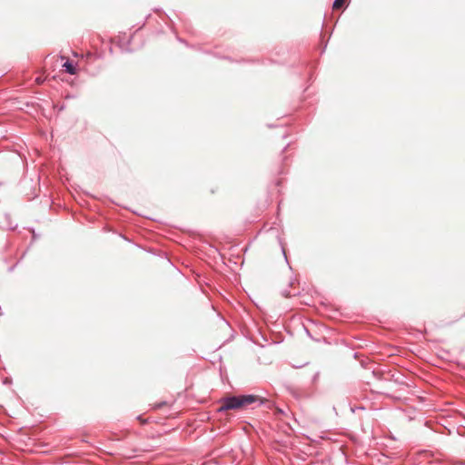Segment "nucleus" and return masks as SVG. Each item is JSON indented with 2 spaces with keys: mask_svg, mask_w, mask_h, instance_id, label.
Returning a JSON list of instances; mask_svg holds the SVG:
<instances>
[{
  "mask_svg": "<svg viewBox=\"0 0 465 465\" xmlns=\"http://www.w3.org/2000/svg\"><path fill=\"white\" fill-rule=\"evenodd\" d=\"M165 404H166V402H165V401H163V402H160L159 404H157V406H156V407H157V408H161V407H163V405H165Z\"/></svg>",
  "mask_w": 465,
  "mask_h": 465,
  "instance_id": "8",
  "label": "nucleus"
},
{
  "mask_svg": "<svg viewBox=\"0 0 465 465\" xmlns=\"http://www.w3.org/2000/svg\"><path fill=\"white\" fill-rule=\"evenodd\" d=\"M240 398L242 403V409L250 405H255L256 407H260L264 403L263 398L253 394H241Z\"/></svg>",
  "mask_w": 465,
  "mask_h": 465,
  "instance_id": "2",
  "label": "nucleus"
},
{
  "mask_svg": "<svg viewBox=\"0 0 465 465\" xmlns=\"http://www.w3.org/2000/svg\"><path fill=\"white\" fill-rule=\"evenodd\" d=\"M282 253H283V255H284L285 260L287 261L286 252H285V250H284V248H283V247H282Z\"/></svg>",
  "mask_w": 465,
  "mask_h": 465,
  "instance_id": "9",
  "label": "nucleus"
},
{
  "mask_svg": "<svg viewBox=\"0 0 465 465\" xmlns=\"http://www.w3.org/2000/svg\"><path fill=\"white\" fill-rule=\"evenodd\" d=\"M16 224H13L10 214L0 207V228L6 230H14Z\"/></svg>",
  "mask_w": 465,
  "mask_h": 465,
  "instance_id": "3",
  "label": "nucleus"
},
{
  "mask_svg": "<svg viewBox=\"0 0 465 465\" xmlns=\"http://www.w3.org/2000/svg\"><path fill=\"white\" fill-rule=\"evenodd\" d=\"M220 406L217 409L218 412H225L227 411H237L242 409L240 395H230L223 397L220 400Z\"/></svg>",
  "mask_w": 465,
  "mask_h": 465,
  "instance_id": "1",
  "label": "nucleus"
},
{
  "mask_svg": "<svg viewBox=\"0 0 465 465\" xmlns=\"http://www.w3.org/2000/svg\"><path fill=\"white\" fill-rule=\"evenodd\" d=\"M63 67H64V71L67 74H76V66L74 64V62H72L70 60H66L64 63Z\"/></svg>",
  "mask_w": 465,
  "mask_h": 465,
  "instance_id": "4",
  "label": "nucleus"
},
{
  "mask_svg": "<svg viewBox=\"0 0 465 465\" xmlns=\"http://www.w3.org/2000/svg\"><path fill=\"white\" fill-rule=\"evenodd\" d=\"M282 294H283V296H285V297H289V296H291V293H290L289 292H287V291H284V292H282Z\"/></svg>",
  "mask_w": 465,
  "mask_h": 465,
  "instance_id": "7",
  "label": "nucleus"
},
{
  "mask_svg": "<svg viewBox=\"0 0 465 465\" xmlns=\"http://www.w3.org/2000/svg\"><path fill=\"white\" fill-rule=\"evenodd\" d=\"M287 147H288V145L283 148L282 152H285Z\"/></svg>",
  "mask_w": 465,
  "mask_h": 465,
  "instance_id": "10",
  "label": "nucleus"
},
{
  "mask_svg": "<svg viewBox=\"0 0 465 465\" xmlns=\"http://www.w3.org/2000/svg\"><path fill=\"white\" fill-rule=\"evenodd\" d=\"M345 0H334L332 3L333 9H340L344 5Z\"/></svg>",
  "mask_w": 465,
  "mask_h": 465,
  "instance_id": "5",
  "label": "nucleus"
},
{
  "mask_svg": "<svg viewBox=\"0 0 465 465\" xmlns=\"http://www.w3.org/2000/svg\"><path fill=\"white\" fill-rule=\"evenodd\" d=\"M319 376H320V372H319V371H317V372L313 375V377H312V382H316V381H317V380L319 379Z\"/></svg>",
  "mask_w": 465,
  "mask_h": 465,
  "instance_id": "6",
  "label": "nucleus"
}]
</instances>
